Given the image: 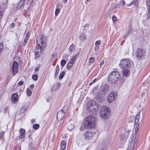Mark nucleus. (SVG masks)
Returning a JSON list of instances; mask_svg holds the SVG:
<instances>
[{
    "label": "nucleus",
    "instance_id": "8",
    "mask_svg": "<svg viewBox=\"0 0 150 150\" xmlns=\"http://www.w3.org/2000/svg\"><path fill=\"white\" fill-rule=\"evenodd\" d=\"M64 108H63L61 110L58 112L57 115V118L59 121H61L63 119L65 116V114L64 111H66V109L64 110Z\"/></svg>",
    "mask_w": 150,
    "mask_h": 150
},
{
    "label": "nucleus",
    "instance_id": "2",
    "mask_svg": "<svg viewBox=\"0 0 150 150\" xmlns=\"http://www.w3.org/2000/svg\"><path fill=\"white\" fill-rule=\"evenodd\" d=\"M120 74L118 72L113 71L110 73L108 76V81L110 83H115L120 79Z\"/></svg>",
    "mask_w": 150,
    "mask_h": 150
},
{
    "label": "nucleus",
    "instance_id": "28",
    "mask_svg": "<svg viewBox=\"0 0 150 150\" xmlns=\"http://www.w3.org/2000/svg\"><path fill=\"white\" fill-rule=\"evenodd\" d=\"M138 141V140L137 139H135L133 144V148H135L136 146Z\"/></svg>",
    "mask_w": 150,
    "mask_h": 150
},
{
    "label": "nucleus",
    "instance_id": "23",
    "mask_svg": "<svg viewBox=\"0 0 150 150\" xmlns=\"http://www.w3.org/2000/svg\"><path fill=\"white\" fill-rule=\"evenodd\" d=\"M65 74V72L64 71H63L62 72H61L59 75V79L61 80L62 79L64 76V75Z\"/></svg>",
    "mask_w": 150,
    "mask_h": 150
},
{
    "label": "nucleus",
    "instance_id": "6",
    "mask_svg": "<svg viewBox=\"0 0 150 150\" xmlns=\"http://www.w3.org/2000/svg\"><path fill=\"white\" fill-rule=\"evenodd\" d=\"M96 134L94 132L88 131L83 134V137L86 140H90L93 136H94Z\"/></svg>",
    "mask_w": 150,
    "mask_h": 150
},
{
    "label": "nucleus",
    "instance_id": "56",
    "mask_svg": "<svg viewBox=\"0 0 150 150\" xmlns=\"http://www.w3.org/2000/svg\"><path fill=\"white\" fill-rule=\"evenodd\" d=\"M79 54V52H78L77 53H76V54H75V55L74 56V57H76V58L78 56Z\"/></svg>",
    "mask_w": 150,
    "mask_h": 150
},
{
    "label": "nucleus",
    "instance_id": "20",
    "mask_svg": "<svg viewBox=\"0 0 150 150\" xmlns=\"http://www.w3.org/2000/svg\"><path fill=\"white\" fill-rule=\"evenodd\" d=\"M59 68L58 64H57L55 68V72L54 74V76L56 77L57 76L59 73Z\"/></svg>",
    "mask_w": 150,
    "mask_h": 150
},
{
    "label": "nucleus",
    "instance_id": "30",
    "mask_svg": "<svg viewBox=\"0 0 150 150\" xmlns=\"http://www.w3.org/2000/svg\"><path fill=\"white\" fill-rule=\"evenodd\" d=\"M146 3L147 6V9H150V0H146Z\"/></svg>",
    "mask_w": 150,
    "mask_h": 150
},
{
    "label": "nucleus",
    "instance_id": "25",
    "mask_svg": "<svg viewBox=\"0 0 150 150\" xmlns=\"http://www.w3.org/2000/svg\"><path fill=\"white\" fill-rule=\"evenodd\" d=\"M39 127L40 126L38 124H35L33 125V128L35 130H37L38 129Z\"/></svg>",
    "mask_w": 150,
    "mask_h": 150
},
{
    "label": "nucleus",
    "instance_id": "48",
    "mask_svg": "<svg viewBox=\"0 0 150 150\" xmlns=\"http://www.w3.org/2000/svg\"><path fill=\"white\" fill-rule=\"evenodd\" d=\"M3 12L2 11H0V19L2 18V16L3 15Z\"/></svg>",
    "mask_w": 150,
    "mask_h": 150
},
{
    "label": "nucleus",
    "instance_id": "17",
    "mask_svg": "<svg viewBox=\"0 0 150 150\" xmlns=\"http://www.w3.org/2000/svg\"><path fill=\"white\" fill-rule=\"evenodd\" d=\"M20 135L19 138L20 139H23L25 135V130L22 128H21L19 130Z\"/></svg>",
    "mask_w": 150,
    "mask_h": 150
},
{
    "label": "nucleus",
    "instance_id": "5",
    "mask_svg": "<svg viewBox=\"0 0 150 150\" xmlns=\"http://www.w3.org/2000/svg\"><path fill=\"white\" fill-rule=\"evenodd\" d=\"M133 63V62L129 59H122L121 60L119 66L122 69L128 68Z\"/></svg>",
    "mask_w": 150,
    "mask_h": 150
},
{
    "label": "nucleus",
    "instance_id": "35",
    "mask_svg": "<svg viewBox=\"0 0 150 150\" xmlns=\"http://www.w3.org/2000/svg\"><path fill=\"white\" fill-rule=\"evenodd\" d=\"M60 11L59 9L57 8L55 10V14L56 16H57L58 14L59 13Z\"/></svg>",
    "mask_w": 150,
    "mask_h": 150
},
{
    "label": "nucleus",
    "instance_id": "36",
    "mask_svg": "<svg viewBox=\"0 0 150 150\" xmlns=\"http://www.w3.org/2000/svg\"><path fill=\"white\" fill-rule=\"evenodd\" d=\"M148 13L147 14V16L146 18L147 19H150V9L148 8L147 9Z\"/></svg>",
    "mask_w": 150,
    "mask_h": 150
},
{
    "label": "nucleus",
    "instance_id": "10",
    "mask_svg": "<svg viewBox=\"0 0 150 150\" xmlns=\"http://www.w3.org/2000/svg\"><path fill=\"white\" fill-rule=\"evenodd\" d=\"M88 104L89 107V109L91 110L96 109L97 107H98V103L95 100L90 101L88 102Z\"/></svg>",
    "mask_w": 150,
    "mask_h": 150
},
{
    "label": "nucleus",
    "instance_id": "14",
    "mask_svg": "<svg viewBox=\"0 0 150 150\" xmlns=\"http://www.w3.org/2000/svg\"><path fill=\"white\" fill-rule=\"evenodd\" d=\"M116 94L115 93H111L108 96L107 99L108 103H111L115 99Z\"/></svg>",
    "mask_w": 150,
    "mask_h": 150
},
{
    "label": "nucleus",
    "instance_id": "54",
    "mask_svg": "<svg viewBox=\"0 0 150 150\" xmlns=\"http://www.w3.org/2000/svg\"><path fill=\"white\" fill-rule=\"evenodd\" d=\"M76 57H74V56H73L72 58L71 59V60H72L73 61H74V62H75V61L76 60Z\"/></svg>",
    "mask_w": 150,
    "mask_h": 150
},
{
    "label": "nucleus",
    "instance_id": "24",
    "mask_svg": "<svg viewBox=\"0 0 150 150\" xmlns=\"http://www.w3.org/2000/svg\"><path fill=\"white\" fill-rule=\"evenodd\" d=\"M27 108H26V106H23L21 108L20 111L21 113H23L25 112Z\"/></svg>",
    "mask_w": 150,
    "mask_h": 150
},
{
    "label": "nucleus",
    "instance_id": "64",
    "mask_svg": "<svg viewBox=\"0 0 150 150\" xmlns=\"http://www.w3.org/2000/svg\"><path fill=\"white\" fill-rule=\"evenodd\" d=\"M31 121L32 122H35V120L34 119H32L31 120Z\"/></svg>",
    "mask_w": 150,
    "mask_h": 150
},
{
    "label": "nucleus",
    "instance_id": "51",
    "mask_svg": "<svg viewBox=\"0 0 150 150\" xmlns=\"http://www.w3.org/2000/svg\"><path fill=\"white\" fill-rule=\"evenodd\" d=\"M70 64H73L74 63V62L71 59L69 61V62Z\"/></svg>",
    "mask_w": 150,
    "mask_h": 150
},
{
    "label": "nucleus",
    "instance_id": "59",
    "mask_svg": "<svg viewBox=\"0 0 150 150\" xmlns=\"http://www.w3.org/2000/svg\"><path fill=\"white\" fill-rule=\"evenodd\" d=\"M15 26V24L14 23H12L11 25V26H12V27L13 28Z\"/></svg>",
    "mask_w": 150,
    "mask_h": 150
},
{
    "label": "nucleus",
    "instance_id": "27",
    "mask_svg": "<svg viewBox=\"0 0 150 150\" xmlns=\"http://www.w3.org/2000/svg\"><path fill=\"white\" fill-rule=\"evenodd\" d=\"M66 63V61L64 59H62L61 62V65L62 66L64 67Z\"/></svg>",
    "mask_w": 150,
    "mask_h": 150
},
{
    "label": "nucleus",
    "instance_id": "39",
    "mask_svg": "<svg viewBox=\"0 0 150 150\" xmlns=\"http://www.w3.org/2000/svg\"><path fill=\"white\" fill-rule=\"evenodd\" d=\"M112 19L113 22H115L117 21V18L114 15L112 16Z\"/></svg>",
    "mask_w": 150,
    "mask_h": 150
},
{
    "label": "nucleus",
    "instance_id": "46",
    "mask_svg": "<svg viewBox=\"0 0 150 150\" xmlns=\"http://www.w3.org/2000/svg\"><path fill=\"white\" fill-rule=\"evenodd\" d=\"M150 82V79H149V78H148L146 80V81L144 83L146 84L147 83L148 84Z\"/></svg>",
    "mask_w": 150,
    "mask_h": 150
},
{
    "label": "nucleus",
    "instance_id": "18",
    "mask_svg": "<svg viewBox=\"0 0 150 150\" xmlns=\"http://www.w3.org/2000/svg\"><path fill=\"white\" fill-rule=\"evenodd\" d=\"M79 39L81 42H83L86 39V35L84 33H81L79 35Z\"/></svg>",
    "mask_w": 150,
    "mask_h": 150
},
{
    "label": "nucleus",
    "instance_id": "12",
    "mask_svg": "<svg viewBox=\"0 0 150 150\" xmlns=\"http://www.w3.org/2000/svg\"><path fill=\"white\" fill-rule=\"evenodd\" d=\"M109 89V86L108 85H105L103 87L101 88L100 92L99 93L102 95L107 94L108 93Z\"/></svg>",
    "mask_w": 150,
    "mask_h": 150
},
{
    "label": "nucleus",
    "instance_id": "49",
    "mask_svg": "<svg viewBox=\"0 0 150 150\" xmlns=\"http://www.w3.org/2000/svg\"><path fill=\"white\" fill-rule=\"evenodd\" d=\"M39 68L40 67H36L35 69V71H39Z\"/></svg>",
    "mask_w": 150,
    "mask_h": 150
},
{
    "label": "nucleus",
    "instance_id": "52",
    "mask_svg": "<svg viewBox=\"0 0 150 150\" xmlns=\"http://www.w3.org/2000/svg\"><path fill=\"white\" fill-rule=\"evenodd\" d=\"M104 61L103 60L100 62V68H101V65H102L103 64H104Z\"/></svg>",
    "mask_w": 150,
    "mask_h": 150
},
{
    "label": "nucleus",
    "instance_id": "7",
    "mask_svg": "<svg viewBox=\"0 0 150 150\" xmlns=\"http://www.w3.org/2000/svg\"><path fill=\"white\" fill-rule=\"evenodd\" d=\"M129 73V71L128 69H125L123 70L122 74L123 76L122 78L119 81V85L120 86H121L122 84L125 82V77L127 76Z\"/></svg>",
    "mask_w": 150,
    "mask_h": 150
},
{
    "label": "nucleus",
    "instance_id": "44",
    "mask_svg": "<svg viewBox=\"0 0 150 150\" xmlns=\"http://www.w3.org/2000/svg\"><path fill=\"white\" fill-rule=\"evenodd\" d=\"M23 83V81H20L18 82V83L17 84L18 86H21L22 85Z\"/></svg>",
    "mask_w": 150,
    "mask_h": 150
},
{
    "label": "nucleus",
    "instance_id": "34",
    "mask_svg": "<svg viewBox=\"0 0 150 150\" xmlns=\"http://www.w3.org/2000/svg\"><path fill=\"white\" fill-rule=\"evenodd\" d=\"M140 112H139L137 114L135 117V120H137L138 121H139V118H140Z\"/></svg>",
    "mask_w": 150,
    "mask_h": 150
},
{
    "label": "nucleus",
    "instance_id": "50",
    "mask_svg": "<svg viewBox=\"0 0 150 150\" xmlns=\"http://www.w3.org/2000/svg\"><path fill=\"white\" fill-rule=\"evenodd\" d=\"M28 40H27V39H25L24 41V44H23V46H25L27 42H28Z\"/></svg>",
    "mask_w": 150,
    "mask_h": 150
},
{
    "label": "nucleus",
    "instance_id": "29",
    "mask_svg": "<svg viewBox=\"0 0 150 150\" xmlns=\"http://www.w3.org/2000/svg\"><path fill=\"white\" fill-rule=\"evenodd\" d=\"M95 59V58L93 57H91L89 59V62L90 63H92L94 62Z\"/></svg>",
    "mask_w": 150,
    "mask_h": 150
},
{
    "label": "nucleus",
    "instance_id": "15",
    "mask_svg": "<svg viewBox=\"0 0 150 150\" xmlns=\"http://www.w3.org/2000/svg\"><path fill=\"white\" fill-rule=\"evenodd\" d=\"M120 143H121L122 144H124L126 141L127 138L126 136H125L124 134L122 133L120 135Z\"/></svg>",
    "mask_w": 150,
    "mask_h": 150
},
{
    "label": "nucleus",
    "instance_id": "4",
    "mask_svg": "<svg viewBox=\"0 0 150 150\" xmlns=\"http://www.w3.org/2000/svg\"><path fill=\"white\" fill-rule=\"evenodd\" d=\"M110 110L109 107L107 106H103L100 111V115L101 117L105 119L108 118L110 116Z\"/></svg>",
    "mask_w": 150,
    "mask_h": 150
},
{
    "label": "nucleus",
    "instance_id": "47",
    "mask_svg": "<svg viewBox=\"0 0 150 150\" xmlns=\"http://www.w3.org/2000/svg\"><path fill=\"white\" fill-rule=\"evenodd\" d=\"M34 2V0H31L30 2V5H31L32 6H33V3Z\"/></svg>",
    "mask_w": 150,
    "mask_h": 150
},
{
    "label": "nucleus",
    "instance_id": "33",
    "mask_svg": "<svg viewBox=\"0 0 150 150\" xmlns=\"http://www.w3.org/2000/svg\"><path fill=\"white\" fill-rule=\"evenodd\" d=\"M5 134V132H1L0 133V139H2L4 138V135Z\"/></svg>",
    "mask_w": 150,
    "mask_h": 150
},
{
    "label": "nucleus",
    "instance_id": "57",
    "mask_svg": "<svg viewBox=\"0 0 150 150\" xmlns=\"http://www.w3.org/2000/svg\"><path fill=\"white\" fill-rule=\"evenodd\" d=\"M34 85L33 84H31L30 86V88H32V89H33V88H34Z\"/></svg>",
    "mask_w": 150,
    "mask_h": 150
},
{
    "label": "nucleus",
    "instance_id": "1",
    "mask_svg": "<svg viewBox=\"0 0 150 150\" xmlns=\"http://www.w3.org/2000/svg\"><path fill=\"white\" fill-rule=\"evenodd\" d=\"M36 43L37 45L34 51L35 55V59L40 57L41 53L44 50V48L46 44L45 38L42 36L38 37L36 40Z\"/></svg>",
    "mask_w": 150,
    "mask_h": 150
},
{
    "label": "nucleus",
    "instance_id": "16",
    "mask_svg": "<svg viewBox=\"0 0 150 150\" xmlns=\"http://www.w3.org/2000/svg\"><path fill=\"white\" fill-rule=\"evenodd\" d=\"M11 101L12 103H15L18 100V95L16 93H14L12 94Z\"/></svg>",
    "mask_w": 150,
    "mask_h": 150
},
{
    "label": "nucleus",
    "instance_id": "61",
    "mask_svg": "<svg viewBox=\"0 0 150 150\" xmlns=\"http://www.w3.org/2000/svg\"><path fill=\"white\" fill-rule=\"evenodd\" d=\"M68 0H64V3L65 4L67 3Z\"/></svg>",
    "mask_w": 150,
    "mask_h": 150
},
{
    "label": "nucleus",
    "instance_id": "53",
    "mask_svg": "<svg viewBox=\"0 0 150 150\" xmlns=\"http://www.w3.org/2000/svg\"><path fill=\"white\" fill-rule=\"evenodd\" d=\"M139 122V121H138V120H136L135 119V121H134V124H135V125H137Z\"/></svg>",
    "mask_w": 150,
    "mask_h": 150
},
{
    "label": "nucleus",
    "instance_id": "60",
    "mask_svg": "<svg viewBox=\"0 0 150 150\" xmlns=\"http://www.w3.org/2000/svg\"><path fill=\"white\" fill-rule=\"evenodd\" d=\"M138 126V125H137V126H136V127H135V129L136 130H138L139 129V127L138 126Z\"/></svg>",
    "mask_w": 150,
    "mask_h": 150
},
{
    "label": "nucleus",
    "instance_id": "31",
    "mask_svg": "<svg viewBox=\"0 0 150 150\" xmlns=\"http://www.w3.org/2000/svg\"><path fill=\"white\" fill-rule=\"evenodd\" d=\"M74 47V44H71L69 47V50L70 52H72L73 50V49Z\"/></svg>",
    "mask_w": 150,
    "mask_h": 150
},
{
    "label": "nucleus",
    "instance_id": "58",
    "mask_svg": "<svg viewBox=\"0 0 150 150\" xmlns=\"http://www.w3.org/2000/svg\"><path fill=\"white\" fill-rule=\"evenodd\" d=\"M18 150H21V146H20V145H19L18 146Z\"/></svg>",
    "mask_w": 150,
    "mask_h": 150
},
{
    "label": "nucleus",
    "instance_id": "22",
    "mask_svg": "<svg viewBox=\"0 0 150 150\" xmlns=\"http://www.w3.org/2000/svg\"><path fill=\"white\" fill-rule=\"evenodd\" d=\"M26 93L27 96L29 97L31 96L32 92L29 88H28L26 90Z\"/></svg>",
    "mask_w": 150,
    "mask_h": 150
},
{
    "label": "nucleus",
    "instance_id": "3",
    "mask_svg": "<svg viewBox=\"0 0 150 150\" xmlns=\"http://www.w3.org/2000/svg\"><path fill=\"white\" fill-rule=\"evenodd\" d=\"M96 122L95 118L92 115H89L86 118L83 125V127L85 129L92 128L94 127Z\"/></svg>",
    "mask_w": 150,
    "mask_h": 150
},
{
    "label": "nucleus",
    "instance_id": "21",
    "mask_svg": "<svg viewBox=\"0 0 150 150\" xmlns=\"http://www.w3.org/2000/svg\"><path fill=\"white\" fill-rule=\"evenodd\" d=\"M75 125L74 124H71L68 126L67 129L68 130L71 131L73 129Z\"/></svg>",
    "mask_w": 150,
    "mask_h": 150
},
{
    "label": "nucleus",
    "instance_id": "38",
    "mask_svg": "<svg viewBox=\"0 0 150 150\" xmlns=\"http://www.w3.org/2000/svg\"><path fill=\"white\" fill-rule=\"evenodd\" d=\"M101 43V41L100 40H97L96 42L95 43V45L99 46Z\"/></svg>",
    "mask_w": 150,
    "mask_h": 150
},
{
    "label": "nucleus",
    "instance_id": "11",
    "mask_svg": "<svg viewBox=\"0 0 150 150\" xmlns=\"http://www.w3.org/2000/svg\"><path fill=\"white\" fill-rule=\"evenodd\" d=\"M18 64L16 61H14L13 62L12 66V73L13 76L17 73L18 70Z\"/></svg>",
    "mask_w": 150,
    "mask_h": 150
},
{
    "label": "nucleus",
    "instance_id": "9",
    "mask_svg": "<svg viewBox=\"0 0 150 150\" xmlns=\"http://www.w3.org/2000/svg\"><path fill=\"white\" fill-rule=\"evenodd\" d=\"M145 53V50L142 48H138L136 51V57L138 58H140L144 56Z\"/></svg>",
    "mask_w": 150,
    "mask_h": 150
},
{
    "label": "nucleus",
    "instance_id": "41",
    "mask_svg": "<svg viewBox=\"0 0 150 150\" xmlns=\"http://www.w3.org/2000/svg\"><path fill=\"white\" fill-rule=\"evenodd\" d=\"M119 4L120 5L123 6L125 5V2L124 0H123L120 2Z\"/></svg>",
    "mask_w": 150,
    "mask_h": 150
},
{
    "label": "nucleus",
    "instance_id": "63",
    "mask_svg": "<svg viewBox=\"0 0 150 150\" xmlns=\"http://www.w3.org/2000/svg\"><path fill=\"white\" fill-rule=\"evenodd\" d=\"M29 38V37H28L25 36V39H27V40H28Z\"/></svg>",
    "mask_w": 150,
    "mask_h": 150
},
{
    "label": "nucleus",
    "instance_id": "37",
    "mask_svg": "<svg viewBox=\"0 0 150 150\" xmlns=\"http://www.w3.org/2000/svg\"><path fill=\"white\" fill-rule=\"evenodd\" d=\"M137 0H133V1L130 4V5L134 4L135 5H138V4L136 3Z\"/></svg>",
    "mask_w": 150,
    "mask_h": 150
},
{
    "label": "nucleus",
    "instance_id": "26",
    "mask_svg": "<svg viewBox=\"0 0 150 150\" xmlns=\"http://www.w3.org/2000/svg\"><path fill=\"white\" fill-rule=\"evenodd\" d=\"M38 76L36 74L33 75L32 76V79L35 81H36L38 79Z\"/></svg>",
    "mask_w": 150,
    "mask_h": 150
},
{
    "label": "nucleus",
    "instance_id": "13",
    "mask_svg": "<svg viewBox=\"0 0 150 150\" xmlns=\"http://www.w3.org/2000/svg\"><path fill=\"white\" fill-rule=\"evenodd\" d=\"M102 95L98 92L96 94L95 96V99L96 100L100 103L102 102L104 100V97Z\"/></svg>",
    "mask_w": 150,
    "mask_h": 150
},
{
    "label": "nucleus",
    "instance_id": "55",
    "mask_svg": "<svg viewBox=\"0 0 150 150\" xmlns=\"http://www.w3.org/2000/svg\"><path fill=\"white\" fill-rule=\"evenodd\" d=\"M29 35H30V33L29 31H28L27 32L25 36L26 37H29Z\"/></svg>",
    "mask_w": 150,
    "mask_h": 150
},
{
    "label": "nucleus",
    "instance_id": "40",
    "mask_svg": "<svg viewBox=\"0 0 150 150\" xmlns=\"http://www.w3.org/2000/svg\"><path fill=\"white\" fill-rule=\"evenodd\" d=\"M129 32H128L126 34H125L123 35V36L122 37V39L124 40L127 37V36L129 34Z\"/></svg>",
    "mask_w": 150,
    "mask_h": 150
},
{
    "label": "nucleus",
    "instance_id": "45",
    "mask_svg": "<svg viewBox=\"0 0 150 150\" xmlns=\"http://www.w3.org/2000/svg\"><path fill=\"white\" fill-rule=\"evenodd\" d=\"M99 46H98V45H97V46L95 45V46L94 48L95 51H97L99 49Z\"/></svg>",
    "mask_w": 150,
    "mask_h": 150
},
{
    "label": "nucleus",
    "instance_id": "43",
    "mask_svg": "<svg viewBox=\"0 0 150 150\" xmlns=\"http://www.w3.org/2000/svg\"><path fill=\"white\" fill-rule=\"evenodd\" d=\"M8 107L7 106H6L4 108V113H6L7 112H8Z\"/></svg>",
    "mask_w": 150,
    "mask_h": 150
},
{
    "label": "nucleus",
    "instance_id": "62",
    "mask_svg": "<svg viewBox=\"0 0 150 150\" xmlns=\"http://www.w3.org/2000/svg\"><path fill=\"white\" fill-rule=\"evenodd\" d=\"M83 130V128L82 127H81L80 128V131H82V130Z\"/></svg>",
    "mask_w": 150,
    "mask_h": 150
},
{
    "label": "nucleus",
    "instance_id": "19",
    "mask_svg": "<svg viewBox=\"0 0 150 150\" xmlns=\"http://www.w3.org/2000/svg\"><path fill=\"white\" fill-rule=\"evenodd\" d=\"M60 145L62 150H65L66 146V142L64 140H62L61 142Z\"/></svg>",
    "mask_w": 150,
    "mask_h": 150
},
{
    "label": "nucleus",
    "instance_id": "42",
    "mask_svg": "<svg viewBox=\"0 0 150 150\" xmlns=\"http://www.w3.org/2000/svg\"><path fill=\"white\" fill-rule=\"evenodd\" d=\"M33 7L31 5H29L27 8V10L29 11H30L32 10V8Z\"/></svg>",
    "mask_w": 150,
    "mask_h": 150
},
{
    "label": "nucleus",
    "instance_id": "32",
    "mask_svg": "<svg viewBox=\"0 0 150 150\" xmlns=\"http://www.w3.org/2000/svg\"><path fill=\"white\" fill-rule=\"evenodd\" d=\"M73 64H70L69 62H68L67 65V69L69 70Z\"/></svg>",
    "mask_w": 150,
    "mask_h": 150
}]
</instances>
